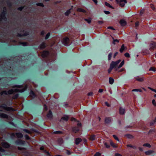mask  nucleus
<instances>
[{
	"instance_id": "1",
	"label": "nucleus",
	"mask_w": 156,
	"mask_h": 156,
	"mask_svg": "<svg viewBox=\"0 0 156 156\" xmlns=\"http://www.w3.org/2000/svg\"><path fill=\"white\" fill-rule=\"evenodd\" d=\"M16 88L14 89L9 90L7 92L6 91H4L1 92V95L3 94H13L14 92H24L27 88V86L25 85L24 87L21 85L16 86Z\"/></svg>"
},
{
	"instance_id": "2",
	"label": "nucleus",
	"mask_w": 156,
	"mask_h": 156,
	"mask_svg": "<svg viewBox=\"0 0 156 156\" xmlns=\"http://www.w3.org/2000/svg\"><path fill=\"white\" fill-rule=\"evenodd\" d=\"M121 61V60H119L115 62H112L111 63L110 68L108 70V73H110L113 68H114L115 71H117L119 69L122 67L124 63V60L122 61L118 66V64Z\"/></svg>"
},
{
	"instance_id": "3",
	"label": "nucleus",
	"mask_w": 156,
	"mask_h": 156,
	"mask_svg": "<svg viewBox=\"0 0 156 156\" xmlns=\"http://www.w3.org/2000/svg\"><path fill=\"white\" fill-rule=\"evenodd\" d=\"M12 110L13 109L12 108L7 107L5 104L0 106V111H3L4 110L10 111Z\"/></svg>"
},
{
	"instance_id": "4",
	"label": "nucleus",
	"mask_w": 156,
	"mask_h": 156,
	"mask_svg": "<svg viewBox=\"0 0 156 156\" xmlns=\"http://www.w3.org/2000/svg\"><path fill=\"white\" fill-rule=\"evenodd\" d=\"M115 1L122 7H124L127 2L126 0H115Z\"/></svg>"
},
{
	"instance_id": "5",
	"label": "nucleus",
	"mask_w": 156,
	"mask_h": 156,
	"mask_svg": "<svg viewBox=\"0 0 156 156\" xmlns=\"http://www.w3.org/2000/svg\"><path fill=\"white\" fill-rule=\"evenodd\" d=\"M69 39L68 37H66L63 39L62 41V44L65 46H68L69 44Z\"/></svg>"
},
{
	"instance_id": "6",
	"label": "nucleus",
	"mask_w": 156,
	"mask_h": 156,
	"mask_svg": "<svg viewBox=\"0 0 156 156\" xmlns=\"http://www.w3.org/2000/svg\"><path fill=\"white\" fill-rule=\"evenodd\" d=\"M135 79L139 82H142L144 80L145 78L143 76H138L135 77Z\"/></svg>"
},
{
	"instance_id": "7",
	"label": "nucleus",
	"mask_w": 156,
	"mask_h": 156,
	"mask_svg": "<svg viewBox=\"0 0 156 156\" xmlns=\"http://www.w3.org/2000/svg\"><path fill=\"white\" fill-rule=\"evenodd\" d=\"M2 146L5 148H7L9 147V145L7 142L4 141L2 143Z\"/></svg>"
},
{
	"instance_id": "8",
	"label": "nucleus",
	"mask_w": 156,
	"mask_h": 156,
	"mask_svg": "<svg viewBox=\"0 0 156 156\" xmlns=\"http://www.w3.org/2000/svg\"><path fill=\"white\" fill-rule=\"evenodd\" d=\"M156 46V44L155 42H152L150 44V50H151L154 49Z\"/></svg>"
},
{
	"instance_id": "9",
	"label": "nucleus",
	"mask_w": 156,
	"mask_h": 156,
	"mask_svg": "<svg viewBox=\"0 0 156 156\" xmlns=\"http://www.w3.org/2000/svg\"><path fill=\"white\" fill-rule=\"evenodd\" d=\"M48 54V52L46 51H44L42 52L41 55L43 57H46Z\"/></svg>"
},
{
	"instance_id": "10",
	"label": "nucleus",
	"mask_w": 156,
	"mask_h": 156,
	"mask_svg": "<svg viewBox=\"0 0 156 156\" xmlns=\"http://www.w3.org/2000/svg\"><path fill=\"white\" fill-rule=\"evenodd\" d=\"M120 23L122 26H124L126 24V21L124 20H121L120 21Z\"/></svg>"
},
{
	"instance_id": "11",
	"label": "nucleus",
	"mask_w": 156,
	"mask_h": 156,
	"mask_svg": "<svg viewBox=\"0 0 156 156\" xmlns=\"http://www.w3.org/2000/svg\"><path fill=\"white\" fill-rule=\"evenodd\" d=\"M81 141H82V140L81 139L79 138H76L75 140V144L76 145H78L79 144V143L80 142H81Z\"/></svg>"
},
{
	"instance_id": "12",
	"label": "nucleus",
	"mask_w": 156,
	"mask_h": 156,
	"mask_svg": "<svg viewBox=\"0 0 156 156\" xmlns=\"http://www.w3.org/2000/svg\"><path fill=\"white\" fill-rule=\"evenodd\" d=\"M119 112L121 114H124L125 113V109L122 108H120L119 109Z\"/></svg>"
},
{
	"instance_id": "13",
	"label": "nucleus",
	"mask_w": 156,
	"mask_h": 156,
	"mask_svg": "<svg viewBox=\"0 0 156 156\" xmlns=\"http://www.w3.org/2000/svg\"><path fill=\"white\" fill-rule=\"evenodd\" d=\"M52 116V113L51 111H49L48 113L47 114V117L48 118H51Z\"/></svg>"
},
{
	"instance_id": "14",
	"label": "nucleus",
	"mask_w": 156,
	"mask_h": 156,
	"mask_svg": "<svg viewBox=\"0 0 156 156\" xmlns=\"http://www.w3.org/2000/svg\"><path fill=\"white\" fill-rule=\"evenodd\" d=\"M154 151L152 150L148 151L145 152V153L147 155H150L154 153Z\"/></svg>"
},
{
	"instance_id": "15",
	"label": "nucleus",
	"mask_w": 156,
	"mask_h": 156,
	"mask_svg": "<svg viewBox=\"0 0 156 156\" xmlns=\"http://www.w3.org/2000/svg\"><path fill=\"white\" fill-rule=\"evenodd\" d=\"M16 136L18 138H21L23 137V135L21 133H17L16 134Z\"/></svg>"
},
{
	"instance_id": "16",
	"label": "nucleus",
	"mask_w": 156,
	"mask_h": 156,
	"mask_svg": "<svg viewBox=\"0 0 156 156\" xmlns=\"http://www.w3.org/2000/svg\"><path fill=\"white\" fill-rule=\"evenodd\" d=\"M69 118V117L67 115H64L61 118V119L65 121H67Z\"/></svg>"
},
{
	"instance_id": "17",
	"label": "nucleus",
	"mask_w": 156,
	"mask_h": 156,
	"mask_svg": "<svg viewBox=\"0 0 156 156\" xmlns=\"http://www.w3.org/2000/svg\"><path fill=\"white\" fill-rule=\"evenodd\" d=\"M79 130V128L77 127H74L73 129V131L75 133L77 132Z\"/></svg>"
},
{
	"instance_id": "18",
	"label": "nucleus",
	"mask_w": 156,
	"mask_h": 156,
	"mask_svg": "<svg viewBox=\"0 0 156 156\" xmlns=\"http://www.w3.org/2000/svg\"><path fill=\"white\" fill-rule=\"evenodd\" d=\"M16 143L17 144H24V142L21 140H19L16 141Z\"/></svg>"
},
{
	"instance_id": "19",
	"label": "nucleus",
	"mask_w": 156,
	"mask_h": 156,
	"mask_svg": "<svg viewBox=\"0 0 156 156\" xmlns=\"http://www.w3.org/2000/svg\"><path fill=\"white\" fill-rule=\"evenodd\" d=\"M111 121V119L110 118H107L105 119V122L106 123H108Z\"/></svg>"
},
{
	"instance_id": "20",
	"label": "nucleus",
	"mask_w": 156,
	"mask_h": 156,
	"mask_svg": "<svg viewBox=\"0 0 156 156\" xmlns=\"http://www.w3.org/2000/svg\"><path fill=\"white\" fill-rule=\"evenodd\" d=\"M114 82V79L112 78V77H110L109 78V83L111 84H112Z\"/></svg>"
},
{
	"instance_id": "21",
	"label": "nucleus",
	"mask_w": 156,
	"mask_h": 156,
	"mask_svg": "<svg viewBox=\"0 0 156 156\" xmlns=\"http://www.w3.org/2000/svg\"><path fill=\"white\" fill-rule=\"evenodd\" d=\"M0 117L2 118H8V115L5 114L4 113H2L0 114Z\"/></svg>"
},
{
	"instance_id": "22",
	"label": "nucleus",
	"mask_w": 156,
	"mask_h": 156,
	"mask_svg": "<svg viewBox=\"0 0 156 156\" xmlns=\"http://www.w3.org/2000/svg\"><path fill=\"white\" fill-rule=\"evenodd\" d=\"M125 49V47L124 44H122L120 49V51L121 52H122Z\"/></svg>"
},
{
	"instance_id": "23",
	"label": "nucleus",
	"mask_w": 156,
	"mask_h": 156,
	"mask_svg": "<svg viewBox=\"0 0 156 156\" xmlns=\"http://www.w3.org/2000/svg\"><path fill=\"white\" fill-rule=\"evenodd\" d=\"M95 136L94 135H92L90 137L89 139L91 140H95Z\"/></svg>"
},
{
	"instance_id": "24",
	"label": "nucleus",
	"mask_w": 156,
	"mask_h": 156,
	"mask_svg": "<svg viewBox=\"0 0 156 156\" xmlns=\"http://www.w3.org/2000/svg\"><path fill=\"white\" fill-rule=\"evenodd\" d=\"M46 46L45 44L44 43H42L40 46V48L42 49L44 48Z\"/></svg>"
},
{
	"instance_id": "25",
	"label": "nucleus",
	"mask_w": 156,
	"mask_h": 156,
	"mask_svg": "<svg viewBox=\"0 0 156 156\" xmlns=\"http://www.w3.org/2000/svg\"><path fill=\"white\" fill-rule=\"evenodd\" d=\"M111 145L114 147H117V146L116 144L114 143L112 140L110 141Z\"/></svg>"
},
{
	"instance_id": "26",
	"label": "nucleus",
	"mask_w": 156,
	"mask_h": 156,
	"mask_svg": "<svg viewBox=\"0 0 156 156\" xmlns=\"http://www.w3.org/2000/svg\"><path fill=\"white\" fill-rule=\"evenodd\" d=\"M105 4L106 6H107L109 8H111L113 9V7L110 4H109V3H107V2H105Z\"/></svg>"
},
{
	"instance_id": "27",
	"label": "nucleus",
	"mask_w": 156,
	"mask_h": 156,
	"mask_svg": "<svg viewBox=\"0 0 156 156\" xmlns=\"http://www.w3.org/2000/svg\"><path fill=\"white\" fill-rule=\"evenodd\" d=\"M127 146L128 147H130L131 148H133L134 149H135L136 148V147L134 146H133L130 144H128L127 145Z\"/></svg>"
},
{
	"instance_id": "28",
	"label": "nucleus",
	"mask_w": 156,
	"mask_h": 156,
	"mask_svg": "<svg viewBox=\"0 0 156 156\" xmlns=\"http://www.w3.org/2000/svg\"><path fill=\"white\" fill-rule=\"evenodd\" d=\"M77 11L80 12H85L86 11L83 9L81 8H79L77 9Z\"/></svg>"
},
{
	"instance_id": "29",
	"label": "nucleus",
	"mask_w": 156,
	"mask_h": 156,
	"mask_svg": "<svg viewBox=\"0 0 156 156\" xmlns=\"http://www.w3.org/2000/svg\"><path fill=\"white\" fill-rule=\"evenodd\" d=\"M30 96L32 98H34L35 96V95L34 92L31 91L30 93Z\"/></svg>"
},
{
	"instance_id": "30",
	"label": "nucleus",
	"mask_w": 156,
	"mask_h": 156,
	"mask_svg": "<svg viewBox=\"0 0 156 156\" xmlns=\"http://www.w3.org/2000/svg\"><path fill=\"white\" fill-rule=\"evenodd\" d=\"M88 23H90L91 22V19L90 18L84 19Z\"/></svg>"
},
{
	"instance_id": "31",
	"label": "nucleus",
	"mask_w": 156,
	"mask_h": 156,
	"mask_svg": "<svg viewBox=\"0 0 156 156\" xmlns=\"http://www.w3.org/2000/svg\"><path fill=\"white\" fill-rule=\"evenodd\" d=\"M126 136L129 139H131L133 138V136L132 135L130 134H127L126 135Z\"/></svg>"
},
{
	"instance_id": "32",
	"label": "nucleus",
	"mask_w": 156,
	"mask_h": 156,
	"mask_svg": "<svg viewBox=\"0 0 156 156\" xmlns=\"http://www.w3.org/2000/svg\"><path fill=\"white\" fill-rule=\"evenodd\" d=\"M132 91L142 92V90L140 89H134L132 90Z\"/></svg>"
},
{
	"instance_id": "33",
	"label": "nucleus",
	"mask_w": 156,
	"mask_h": 156,
	"mask_svg": "<svg viewBox=\"0 0 156 156\" xmlns=\"http://www.w3.org/2000/svg\"><path fill=\"white\" fill-rule=\"evenodd\" d=\"M143 146H144L147 147H151V145L148 143H146L144 144L143 145Z\"/></svg>"
},
{
	"instance_id": "34",
	"label": "nucleus",
	"mask_w": 156,
	"mask_h": 156,
	"mask_svg": "<svg viewBox=\"0 0 156 156\" xmlns=\"http://www.w3.org/2000/svg\"><path fill=\"white\" fill-rule=\"evenodd\" d=\"M112 53H110L108 55V60H111V57L112 56Z\"/></svg>"
},
{
	"instance_id": "35",
	"label": "nucleus",
	"mask_w": 156,
	"mask_h": 156,
	"mask_svg": "<svg viewBox=\"0 0 156 156\" xmlns=\"http://www.w3.org/2000/svg\"><path fill=\"white\" fill-rule=\"evenodd\" d=\"M70 9H69L65 13V15L66 16H68L69 14L70 13Z\"/></svg>"
},
{
	"instance_id": "36",
	"label": "nucleus",
	"mask_w": 156,
	"mask_h": 156,
	"mask_svg": "<svg viewBox=\"0 0 156 156\" xmlns=\"http://www.w3.org/2000/svg\"><path fill=\"white\" fill-rule=\"evenodd\" d=\"M112 39L113 40V44H115V42H119V40H117V39H114V38L113 37H112Z\"/></svg>"
},
{
	"instance_id": "37",
	"label": "nucleus",
	"mask_w": 156,
	"mask_h": 156,
	"mask_svg": "<svg viewBox=\"0 0 156 156\" xmlns=\"http://www.w3.org/2000/svg\"><path fill=\"white\" fill-rule=\"evenodd\" d=\"M104 144L106 148H108L109 147H110L109 145H108L107 143H106L105 142H104Z\"/></svg>"
},
{
	"instance_id": "38",
	"label": "nucleus",
	"mask_w": 156,
	"mask_h": 156,
	"mask_svg": "<svg viewBox=\"0 0 156 156\" xmlns=\"http://www.w3.org/2000/svg\"><path fill=\"white\" fill-rule=\"evenodd\" d=\"M149 71H155V68L151 67L149 69Z\"/></svg>"
},
{
	"instance_id": "39",
	"label": "nucleus",
	"mask_w": 156,
	"mask_h": 156,
	"mask_svg": "<svg viewBox=\"0 0 156 156\" xmlns=\"http://www.w3.org/2000/svg\"><path fill=\"white\" fill-rule=\"evenodd\" d=\"M50 35V33H48L45 36V39H48V38L49 37Z\"/></svg>"
},
{
	"instance_id": "40",
	"label": "nucleus",
	"mask_w": 156,
	"mask_h": 156,
	"mask_svg": "<svg viewBox=\"0 0 156 156\" xmlns=\"http://www.w3.org/2000/svg\"><path fill=\"white\" fill-rule=\"evenodd\" d=\"M152 103L154 106H156V102L154 100H152Z\"/></svg>"
},
{
	"instance_id": "41",
	"label": "nucleus",
	"mask_w": 156,
	"mask_h": 156,
	"mask_svg": "<svg viewBox=\"0 0 156 156\" xmlns=\"http://www.w3.org/2000/svg\"><path fill=\"white\" fill-rule=\"evenodd\" d=\"M125 57L127 58L129 57H130L129 54L128 53H125Z\"/></svg>"
},
{
	"instance_id": "42",
	"label": "nucleus",
	"mask_w": 156,
	"mask_h": 156,
	"mask_svg": "<svg viewBox=\"0 0 156 156\" xmlns=\"http://www.w3.org/2000/svg\"><path fill=\"white\" fill-rule=\"evenodd\" d=\"M113 136L115 140H117L118 141H119V139L117 137V136L116 135H113Z\"/></svg>"
},
{
	"instance_id": "43",
	"label": "nucleus",
	"mask_w": 156,
	"mask_h": 156,
	"mask_svg": "<svg viewBox=\"0 0 156 156\" xmlns=\"http://www.w3.org/2000/svg\"><path fill=\"white\" fill-rule=\"evenodd\" d=\"M150 7L152 8L153 10H154V9H155V7L154 6V5H153V4H151L150 5Z\"/></svg>"
},
{
	"instance_id": "44",
	"label": "nucleus",
	"mask_w": 156,
	"mask_h": 156,
	"mask_svg": "<svg viewBox=\"0 0 156 156\" xmlns=\"http://www.w3.org/2000/svg\"><path fill=\"white\" fill-rule=\"evenodd\" d=\"M125 69L124 68H122L119 70H118L117 71L118 72H120L123 71H125Z\"/></svg>"
},
{
	"instance_id": "45",
	"label": "nucleus",
	"mask_w": 156,
	"mask_h": 156,
	"mask_svg": "<svg viewBox=\"0 0 156 156\" xmlns=\"http://www.w3.org/2000/svg\"><path fill=\"white\" fill-rule=\"evenodd\" d=\"M101 154L99 152H97L94 155V156H100Z\"/></svg>"
},
{
	"instance_id": "46",
	"label": "nucleus",
	"mask_w": 156,
	"mask_h": 156,
	"mask_svg": "<svg viewBox=\"0 0 156 156\" xmlns=\"http://www.w3.org/2000/svg\"><path fill=\"white\" fill-rule=\"evenodd\" d=\"M37 5L39 6H43L44 5L42 3H38L37 4Z\"/></svg>"
},
{
	"instance_id": "47",
	"label": "nucleus",
	"mask_w": 156,
	"mask_h": 156,
	"mask_svg": "<svg viewBox=\"0 0 156 156\" xmlns=\"http://www.w3.org/2000/svg\"><path fill=\"white\" fill-rule=\"evenodd\" d=\"M104 12L106 14H109L110 13V12L108 11H104Z\"/></svg>"
},
{
	"instance_id": "48",
	"label": "nucleus",
	"mask_w": 156,
	"mask_h": 156,
	"mask_svg": "<svg viewBox=\"0 0 156 156\" xmlns=\"http://www.w3.org/2000/svg\"><path fill=\"white\" fill-rule=\"evenodd\" d=\"M24 131L25 132H26L27 133H30V131L27 130V129H24Z\"/></svg>"
},
{
	"instance_id": "49",
	"label": "nucleus",
	"mask_w": 156,
	"mask_h": 156,
	"mask_svg": "<svg viewBox=\"0 0 156 156\" xmlns=\"http://www.w3.org/2000/svg\"><path fill=\"white\" fill-rule=\"evenodd\" d=\"M0 151L2 152H4L5 151L2 148L0 147Z\"/></svg>"
},
{
	"instance_id": "50",
	"label": "nucleus",
	"mask_w": 156,
	"mask_h": 156,
	"mask_svg": "<svg viewBox=\"0 0 156 156\" xmlns=\"http://www.w3.org/2000/svg\"><path fill=\"white\" fill-rule=\"evenodd\" d=\"M25 138L27 140H29L30 139L29 137L27 135H25Z\"/></svg>"
},
{
	"instance_id": "51",
	"label": "nucleus",
	"mask_w": 156,
	"mask_h": 156,
	"mask_svg": "<svg viewBox=\"0 0 156 156\" xmlns=\"http://www.w3.org/2000/svg\"><path fill=\"white\" fill-rule=\"evenodd\" d=\"M108 29H112V30H115V29L112 27H108Z\"/></svg>"
},
{
	"instance_id": "52",
	"label": "nucleus",
	"mask_w": 156,
	"mask_h": 156,
	"mask_svg": "<svg viewBox=\"0 0 156 156\" xmlns=\"http://www.w3.org/2000/svg\"><path fill=\"white\" fill-rule=\"evenodd\" d=\"M22 44L23 46H26L27 45V43L26 42H23Z\"/></svg>"
},
{
	"instance_id": "53",
	"label": "nucleus",
	"mask_w": 156,
	"mask_h": 156,
	"mask_svg": "<svg viewBox=\"0 0 156 156\" xmlns=\"http://www.w3.org/2000/svg\"><path fill=\"white\" fill-rule=\"evenodd\" d=\"M105 104L108 107L110 106V105L107 102H105Z\"/></svg>"
},
{
	"instance_id": "54",
	"label": "nucleus",
	"mask_w": 156,
	"mask_h": 156,
	"mask_svg": "<svg viewBox=\"0 0 156 156\" xmlns=\"http://www.w3.org/2000/svg\"><path fill=\"white\" fill-rule=\"evenodd\" d=\"M103 91V89H100L99 90L98 92L99 93H101Z\"/></svg>"
},
{
	"instance_id": "55",
	"label": "nucleus",
	"mask_w": 156,
	"mask_h": 156,
	"mask_svg": "<svg viewBox=\"0 0 156 156\" xmlns=\"http://www.w3.org/2000/svg\"><path fill=\"white\" fill-rule=\"evenodd\" d=\"M92 95H93V93L92 92H90L88 94V96H92Z\"/></svg>"
},
{
	"instance_id": "56",
	"label": "nucleus",
	"mask_w": 156,
	"mask_h": 156,
	"mask_svg": "<svg viewBox=\"0 0 156 156\" xmlns=\"http://www.w3.org/2000/svg\"><path fill=\"white\" fill-rule=\"evenodd\" d=\"M92 1L95 3L96 4L98 3V1L97 0H92Z\"/></svg>"
},
{
	"instance_id": "57",
	"label": "nucleus",
	"mask_w": 156,
	"mask_h": 156,
	"mask_svg": "<svg viewBox=\"0 0 156 156\" xmlns=\"http://www.w3.org/2000/svg\"><path fill=\"white\" fill-rule=\"evenodd\" d=\"M23 7H20L19 8H18V9L20 11H21L23 9Z\"/></svg>"
},
{
	"instance_id": "58",
	"label": "nucleus",
	"mask_w": 156,
	"mask_h": 156,
	"mask_svg": "<svg viewBox=\"0 0 156 156\" xmlns=\"http://www.w3.org/2000/svg\"><path fill=\"white\" fill-rule=\"evenodd\" d=\"M139 22H137L135 23V25L136 27L138 26L139 25Z\"/></svg>"
},
{
	"instance_id": "59",
	"label": "nucleus",
	"mask_w": 156,
	"mask_h": 156,
	"mask_svg": "<svg viewBox=\"0 0 156 156\" xmlns=\"http://www.w3.org/2000/svg\"><path fill=\"white\" fill-rule=\"evenodd\" d=\"M150 89L152 91H153L156 93V90H155V89H152L151 88H150Z\"/></svg>"
},
{
	"instance_id": "60",
	"label": "nucleus",
	"mask_w": 156,
	"mask_h": 156,
	"mask_svg": "<svg viewBox=\"0 0 156 156\" xmlns=\"http://www.w3.org/2000/svg\"><path fill=\"white\" fill-rule=\"evenodd\" d=\"M71 120L72 121H75L76 120L75 118H71Z\"/></svg>"
},
{
	"instance_id": "61",
	"label": "nucleus",
	"mask_w": 156,
	"mask_h": 156,
	"mask_svg": "<svg viewBox=\"0 0 156 156\" xmlns=\"http://www.w3.org/2000/svg\"><path fill=\"white\" fill-rule=\"evenodd\" d=\"M60 132H61L60 131H57L54 132V133H55L57 134V133H60Z\"/></svg>"
},
{
	"instance_id": "62",
	"label": "nucleus",
	"mask_w": 156,
	"mask_h": 156,
	"mask_svg": "<svg viewBox=\"0 0 156 156\" xmlns=\"http://www.w3.org/2000/svg\"><path fill=\"white\" fill-rule=\"evenodd\" d=\"M81 123H80V122H78L77 124V126H81Z\"/></svg>"
},
{
	"instance_id": "63",
	"label": "nucleus",
	"mask_w": 156,
	"mask_h": 156,
	"mask_svg": "<svg viewBox=\"0 0 156 156\" xmlns=\"http://www.w3.org/2000/svg\"><path fill=\"white\" fill-rule=\"evenodd\" d=\"M67 154H70V151H67V152H66Z\"/></svg>"
},
{
	"instance_id": "64",
	"label": "nucleus",
	"mask_w": 156,
	"mask_h": 156,
	"mask_svg": "<svg viewBox=\"0 0 156 156\" xmlns=\"http://www.w3.org/2000/svg\"><path fill=\"white\" fill-rule=\"evenodd\" d=\"M115 156H122V155L120 154H115Z\"/></svg>"
}]
</instances>
